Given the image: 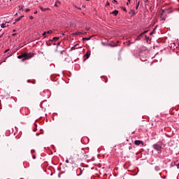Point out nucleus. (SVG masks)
<instances>
[{
  "instance_id": "obj_30",
  "label": "nucleus",
  "mask_w": 179,
  "mask_h": 179,
  "mask_svg": "<svg viewBox=\"0 0 179 179\" xmlns=\"http://www.w3.org/2000/svg\"><path fill=\"white\" fill-rule=\"evenodd\" d=\"M34 15H36V13H37V10H36V11H34Z\"/></svg>"
},
{
  "instance_id": "obj_2",
  "label": "nucleus",
  "mask_w": 179,
  "mask_h": 179,
  "mask_svg": "<svg viewBox=\"0 0 179 179\" xmlns=\"http://www.w3.org/2000/svg\"><path fill=\"white\" fill-rule=\"evenodd\" d=\"M152 148L157 150V152H160V150H162V145H159V144H154L152 145Z\"/></svg>"
},
{
  "instance_id": "obj_31",
  "label": "nucleus",
  "mask_w": 179,
  "mask_h": 179,
  "mask_svg": "<svg viewBox=\"0 0 179 179\" xmlns=\"http://www.w3.org/2000/svg\"><path fill=\"white\" fill-rule=\"evenodd\" d=\"M55 6H58V4L55 3Z\"/></svg>"
},
{
  "instance_id": "obj_16",
  "label": "nucleus",
  "mask_w": 179,
  "mask_h": 179,
  "mask_svg": "<svg viewBox=\"0 0 179 179\" xmlns=\"http://www.w3.org/2000/svg\"><path fill=\"white\" fill-rule=\"evenodd\" d=\"M138 8H139V1H138L136 5V9H138Z\"/></svg>"
},
{
  "instance_id": "obj_36",
  "label": "nucleus",
  "mask_w": 179,
  "mask_h": 179,
  "mask_svg": "<svg viewBox=\"0 0 179 179\" xmlns=\"http://www.w3.org/2000/svg\"><path fill=\"white\" fill-rule=\"evenodd\" d=\"M86 30H90V28H86Z\"/></svg>"
},
{
  "instance_id": "obj_14",
  "label": "nucleus",
  "mask_w": 179,
  "mask_h": 179,
  "mask_svg": "<svg viewBox=\"0 0 179 179\" xmlns=\"http://www.w3.org/2000/svg\"><path fill=\"white\" fill-rule=\"evenodd\" d=\"M40 9L42 12H45V10H48V8H44L43 7H40Z\"/></svg>"
},
{
  "instance_id": "obj_17",
  "label": "nucleus",
  "mask_w": 179,
  "mask_h": 179,
  "mask_svg": "<svg viewBox=\"0 0 179 179\" xmlns=\"http://www.w3.org/2000/svg\"><path fill=\"white\" fill-rule=\"evenodd\" d=\"M127 43V45L128 47H129V45H131V41H129Z\"/></svg>"
},
{
  "instance_id": "obj_45",
  "label": "nucleus",
  "mask_w": 179,
  "mask_h": 179,
  "mask_svg": "<svg viewBox=\"0 0 179 179\" xmlns=\"http://www.w3.org/2000/svg\"><path fill=\"white\" fill-rule=\"evenodd\" d=\"M136 2H138V0H136Z\"/></svg>"
},
{
  "instance_id": "obj_21",
  "label": "nucleus",
  "mask_w": 179,
  "mask_h": 179,
  "mask_svg": "<svg viewBox=\"0 0 179 179\" xmlns=\"http://www.w3.org/2000/svg\"><path fill=\"white\" fill-rule=\"evenodd\" d=\"M56 3H57V4L59 3V5H61V1H56Z\"/></svg>"
},
{
  "instance_id": "obj_27",
  "label": "nucleus",
  "mask_w": 179,
  "mask_h": 179,
  "mask_svg": "<svg viewBox=\"0 0 179 179\" xmlns=\"http://www.w3.org/2000/svg\"><path fill=\"white\" fill-rule=\"evenodd\" d=\"M45 34H47V32H44V33L43 34V36H45Z\"/></svg>"
},
{
  "instance_id": "obj_18",
  "label": "nucleus",
  "mask_w": 179,
  "mask_h": 179,
  "mask_svg": "<svg viewBox=\"0 0 179 179\" xmlns=\"http://www.w3.org/2000/svg\"><path fill=\"white\" fill-rule=\"evenodd\" d=\"M129 3H131V0H127V6H128V5H129Z\"/></svg>"
},
{
  "instance_id": "obj_6",
  "label": "nucleus",
  "mask_w": 179,
  "mask_h": 179,
  "mask_svg": "<svg viewBox=\"0 0 179 179\" xmlns=\"http://www.w3.org/2000/svg\"><path fill=\"white\" fill-rule=\"evenodd\" d=\"M91 52L90 50H88L87 53L85 54V57H86L87 59L90 58Z\"/></svg>"
},
{
  "instance_id": "obj_29",
  "label": "nucleus",
  "mask_w": 179,
  "mask_h": 179,
  "mask_svg": "<svg viewBox=\"0 0 179 179\" xmlns=\"http://www.w3.org/2000/svg\"><path fill=\"white\" fill-rule=\"evenodd\" d=\"M66 163H69V159H66Z\"/></svg>"
},
{
  "instance_id": "obj_25",
  "label": "nucleus",
  "mask_w": 179,
  "mask_h": 179,
  "mask_svg": "<svg viewBox=\"0 0 179 179\" xmlns=\"http://www.w3.org/2000/svg\"><path fill=\"white\" fill-rule=\"evenodd\" d=\"M113 2H115L116 3H118L117 1H116V0H113Z\"/></svg>"
},
{
  "instance_id": "obj_22",
  "label": "nucleus",
  "mask_w": 179,
  "mask_h": 179,
  "mask_svg": "<svg viewBox=\"0 0 179 179\" xmlns=\"http://www.w3.org/2000/svg\"><path fill=\"white\" fill-rule=\"evenodd\" d=\"M122 10L124 11V12H127V8L125 7H123L122 8Z\"/></svg>"
},
{
  "instance_id": "obj_42",
  "label": "nucleus",
  "mask_w": 179,
  "mask_h": 179,
  "mask_svg": "<svg viewBox=\"0 0 179 179\" xmlns=\"http://www.w3.org/2000/svg\"><path fill=\"white\" fill-rule=\"evenodd\" d=\"M107 5H110V3H108Z\"/></svg>"
},
{
  "instance_id": "obj_13",
  "label": "nucleus",
  "mask_w": 179,
  "mask_h": 179,
  "mask_svg": "<svg viewBox=\"0 0 179 179\" xmlns=\"http://www.w3.org/2000/svg\"><path fill=\"white\" fill-rule=\"evenodd\" d=\"M22 18H23V15H22V16L19 17L18 18H17L15 20V22H20V20H22Z\"/></svg>"
},
{
  "instance_id": "obj_9",
  "label": "nucleus",
  "mask_w": 179,
  "mask_h": 179,
  "mask_svg": "<svg viewBox=\"0 0 179 179\" xmlns=\"http://www.w3.org/2000/svg\"><path fill=\"white\" fill-rule=\"evenodd\" d=\"M8 22H6L4 24H1V27H2L3 29H5V27H8V26H9L8 24H7Z\"/></svg>"
},
{
  "instance_id": "obj_35",
  "label": "nucleus",
  "mask_w": 179,
  "mask_h": 179,
  "mask_svg": "<svg viewBox=\"0 0 179 179\" xmlns=\"http://www.w3.org/2000/svg\"><path fill=\"white\" fill-rule=\"evenodd\" d=\"M152 34H153V31L150 34V36H152Z\"/></svg>"
},
{
  "instance_id": "obj_47",
  "label": "nucleus",
  "mask_w": 179,
  "mask_h": 179,
  "mask_svg": "<svg viewBox=\"0 0 179 179\" xmlns=\"http://www.w3.org/2000/svg\"><path fill=\"white\" fill-rule=\"evenodd\" d=\"M10 1H12V0H10Z\"/></svg>"
},
{
  "instance_id": "obj_20",
  "label": "nucleus",
  "mask_w": 179,
  "mask_h": 179,
  "mask_svg": "<svg viewBox=\"0 0 179 179\" xmlns=\"http://www.w3.org/2000/svg\"><path fill=\"white\" fill-rule=\"evenodd\" d=\"M146 33H148V31H144L143 33H141V34L143 36V34H146Z\"/></svg>"
},
{
  "instance_id": "obj_38",
  "label": "nucleus",
  "mask_w": 179,
  "mask_h": 179,
  "mask_svg": "<svg viewBox=\"0 0 179 179\" xmlns=\"http://www.w3.org/2000/svg\"><path fill=\"white\" fill-rule=\"evenodd\" d=\"M13 31L15 33V31H16V29H13Z\"/></svg>"
},
{
  "instance_id": "obj_19",
  "label": "nucleus",
  "mask_w": 179,
  "mask_h": 179,
  "mask_svg": "<svg viewBox=\"0 0 179 179\" xmlns=\"http://www.w3.org/2000/svg\"><path fill=\"white\" fill-rule=\"evenodd\" d=\"M130 13H132V15H134V14H135V11L133 10H131V12H130Z\"/></svg>"
},
{
  "instance_id": "obj_33",
  "label": "nucleus",
  "mask_w": 179,
  "mask_h": 179,
  "mask_svg": "<svg viewBox=\"0 0 179 179\" xmlns=\"http://www.w3.org/2000/svg\"><path fill=\"white\" fill-rule=\"evenodd\" d=\"M32 153H34L35 150H31Z\"/></svg>"
},
{
  "instance_id": "obj_26",
  "label": "nucleus",
  "mask_w": 179,
  "mask_h": 179,
  "mask_svg": "<svg viewBox=\"0 0 179 179\" xmlns=\"http://www.w3.org/2000/svg\"><path fill=\"white\" fill-rule=\"evenodd\" d=\"M148 1H149V0H144V2H145V3H147V2H148Z\"/></svg>"
},
{
  "instance_id": "obj_28",
  "label": "nucleus",
  "mask_w": 179,
  "mask_h": 179,
  "mask_svg": "<svg viewBox=\"0 0 179 179\" xmlns=\"http://www.w3.org/2000/svg\"><path fill=\"white\" fill-rule=\"evenodd\" d=\"M12 36L13 37H15V36H16V34H13Z\"/></svg>"
},
{
  "instance_id": "obj_12",
  "label": "nucleus",
  "mask_w": 179,
  "mask_h": 179,
  "mask_svg": "<svg viewBox=\"0 0 179 179\" xmlns=\"http://www.w3.org/2000/svg\"><path fill=\"white\" fill-rule=\"evenodd\" d=\"M58 40H59V37H54V38L52 39V41H53V43H54V41H58Z\"/></svg>"
},
{
  "instance_id": "obj_41",
  "label": "nucleus",
  "mask_w": 179,
  "mask_h": 179,
  "mask_svg": "<svg viewBox=\"0 0 179 179\" xmlns=\"http://www.w3.org/2000/svg\"><path fill=\"white\" fill-rule=\"evenodd\" d=\"M5 52H8V50H6L5 51Z\"/></svg>"
},
{
  "instance_id": "obj_44",
  "label": "nucleus",
  "mask_w": 179,
  "mask_h": 179,
  "mask_svg": "<svg viewBox=\"0 0 179 179\" xmlns=\"http://www.w3.org/2000/svg\"><path fill=\"white\" fill-rule=\"evenodd\" d=\"M63 36H64L65 34H62Z\"/></svg>"
},
{
  "instance_id": "obj_32",
  "label": "nucleus",
  "mask_w": 179,
  "mask_h": 179,
  "mask_svg": "<svg viewBox=\"0 0 179 179\" xmlns=\"http://www.w3.org/2000/svg\"><path fill=\"white\" fill-rule=\"evenodd\" d=\"M145 38H146L147 40H149V38H148L147 36H145Z\"/></svg>"
},
{
  "instance_id": "obj_40",
  "label": "nucleus",
  "mask_w": 179,
  "mask_h": 179,
  "mask_svg": "<svg viewBox=\"0 0 179 179\" xmlns=\"http://www.w3.org/2000/svg\"><path fill=\"white\" fill-rule=\"evenodd\" d=\"M59 44H61L60 43H59L58 44H57V45H59Z\"/></svg>"
},
{
  "instance_id": "obj_24",
  "label": "nucleus",
  "mask_w": 179,
  "mask_h": 179,
  "mask_svg": "<svg viewBox=\"0 0 179 179\" xmlns=\"http://www.w3.org/2000/svg\"><path fill=\"white\" fill-rule=\"evenodd\" d=\"M25 12H27H27H30V9L27 8L26 10H25Z\"/></svg>"
},
{
  "instance_id": "obj_11",
  "label": "nucleus",
  "mask_w": 179,
  "mask_h": 179,
  "mask_svg": "<svg viewBox=\"0 0 179 179\" xmlns=\"http://www.w3.org/2000/svg\"><path fill=\"white\" fill-rule=\"evenodd\" d=\"M92 38V36H90L88 38H83V41H89Z\"/></svg>"
},
{
  "instance_id": "obj_34",
  "label": "nucleus",
  "mask_w": 179,
  "mask_h": 179,
  "mask_svg": "<svg viewBox=\"0 0 179 179\" xmlns=\"http://www.w3.org/2000/svg\"><path fill=\"white\" fill-rule=\"evenodd\" d=\"M33 159H36V155H33Z\"/></svg>"
},
{
  "instance_id": "obj_46",
  "label": "nucleus",
  "mask_w": 179,
  "mask_h": 179,
  "mask_svg": "<svg viewBox=\"0 0 179 179\" xmlns=\"http://www.w3.org/2000/svg\"><path fill=\"white\" fill-rule=\"evenodd\" d=\"M87 1H90V0H87Z\"/></svg>"
},
{
  "instance_id": "obj_8",
  "label": "nucleus",
  "mask_w": 179,
  "mask_h": 179,
  "mask_svg": "<svg viewBox=\"0 0 179 179\" xmlns=\"http://www.w3.org/2000/svg\"><path fill=\"white\" fill-rule=\"evenodd\" d=\"M53 43L52 39H50L48 41V42H46V45L50 47L51 45V43Z\"/></svg>"
},
{
  "instance_id": "obj_39",
  "label": "nucleus",
  "mask_w": 179,
  "mask_h": 179,
  "mask_svg": "<svg viewBox=\"0 0 179 179\" xmlns=\"http://www.w3.org/2000/svg\"><path fill=\"white\" fill-rule=\"evenodd\" d=\"M178 169H179V164L177 165Z\"/></svg>"
},
{
  "instance_id": "obj_7",
  "label": "nucleus",
  "mask_w": 179,
  "mask_h": 179,
  "mask_svg": "<svg viewBox=\"0 0 179 179\" xmlns=\"http://www.w3.org/2000/svg\"><path fill=\"white\" fill-rule=\"evenodd\" d=\"M110 13H111V15H113L114 16H117V15H118V10H115L114 11H113Z\"/></svg>"
},
{
  "instance_id": "obj_5",
  "label": "nucleus",
  "mask_w": 179,
  "mask_h": 179,
  "mask_svg": "<svg viewBox=\"0 0 179 179\" xmlns=\"http://www.w3.org/2000/svg\"><path fill=\"white\" fill-rule=\"evenodd\" d=\"M78 45H79V44H76L74 46L71 47V50L73 51V50H78V48H79V47H78Z\"/></svg>"
},
{
  "instance_id": "obj_3",
  "label": "nucleus",
  "mask_w": 179,
  "mask_h": 179,
  "mask_svg": "<svg viewBox=\"0 0 179 179\" xmlns=\"http://www.w3.org/2000/svg\"><path fill=\"white\" fill-rule=\"evenodd\" d=\"M134 143H135V145H141H141H143V141H140V140H136L134 141Z\"/></svg>"
},
{
  "instance_id": "obj_43",
  "label": "nucleus",
  "mask_w": 179,
  "mask_h": 179,
  "mask_svg": "<svg viewBox=\"0 0 179 179\" xmlns=\"http://www.w3.org/2000/svg\"><path fill=\"white\" fill-rule=\"evenodd\" d=\"M84 34H87V33H86V32H85V33H84Z\"/></svg>"
},
{
  "instance_id": "obj_1",
  "label": "nucleus",
  "mask_w": 179,
  "mask_h": 179,
  "mask_svg": "<svg viewBox=\"0 0 179 179\" xmlns=\"http://www.w3.org/2000/svg\"><path fill=\"white\" fill-rule=\"evenodd\" d=\"M33 54L31 52L27 53V52H24L22 53V55L17 56L18 59H22V62H24V61H26V59H29V58L33 57Z\"/></svg>"
},
{
  "instance_id": "obj_37",
  "label": "nucleus",
  "mask_w": 179,
  "mask_h": 179,
  "mask_svg": "<svg viewBox=\"0 0 179 179\" xmlns=\"http://www.w3.org/2000/svg\"><path fill=\"white\" fill-rule=\"evenodd\" d=\"M22 8L20 6V10H22Z\"/></svg>"
},
{
  "instance_id": "obj_4",
  "label": "nucleus",
  "mask_w": 179,
  "mask_h": 179,
  "mask_svg": "<svg viewBox=\"0 0 179 179\" xmlns=\"http://www.w3.org/2000/svg\"><path fill=\"white\" fill-rule=\"evenodd\" d=\"M142 37H143V34H139L137 38H136V41H139V40H141V38H142Z\"/></svg>"
},
{
  "instance_id": "obj_15",
  "label": "nucleus",
  "mask_w": 179,
  "mask_h": 179,
  "mask_svg": "<svg viewBox=\"0 0 179 179\" xmlns=\"http://www.w3.org/2000/svg\"><path fill=\"white\" fill-rule=\"evenodd\" d=\"M52 30H49L46 31V34H52Z\"/></svg>"
},
{
  "instance_id": "obj_23",
  "label": "nucleus",
  "mask_w": 179,
  "mask_h": 179,
  "mask_svg": "<svg viewBox=\"0 0 179 179\" xmlns=\"http://www.w3.org/2000/svg\"><path fill=\"white\" fill-rule=\"evenodd\" d=\"M29 19H30L31 20H33V19H34V17L33 16H30V17H29Z\"/></svg>"
},
{
  "instance_id": "obj_10",
  "label": "nucleus",
  "mask_w": 179,
  "mask_h": 179,
  "mask_svg": "<svg viewBox=\"0 0 179 179\" xmlns=\"http://www.w3.org/2000/svg\"><path fill=\"white\" fill-rule=\"evenodd\" d=\"M82 34V32L78 31L72 34V36H80Z\"/></svg>"
}]
</instances>
